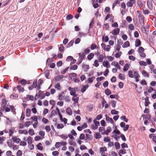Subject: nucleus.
I'll use <instances>...</instances> for the list:
<instances>
[{
	"label": "nucleus",
	"mask_w": 156,
	"mask_h": 156,
	"mask_svg": "<svg viewBox=\"0 0 156 156\" xmlns=\"http://www.w3.org/2000/svg\"><path fill=\"white\" fill-rule=\"evenodd\" d=\"M42 139L41 136H36L34 138V140L36 141Z\"/></svg>",
	"instance_id": "4d7b16f0"
},
{
	"label": "nucleus",
	"mask_w": 156,
	"mask_h": 156,
	"mask_svg": "<svg viewBox=\"0 0 156 156\" xmlns=\"http://www.w3.org/2000/svg\"><path fill=\"white\" fill-rule=\"evenodd\" d=\"M139 21L141 24L142 23H143V22H144V19L143 17L141 16H140L139 17Z\"/></svg>",
	"instance_id": "338daca9"
},
{
	"label": "nucleus",
	"mask_w": 156,
	"mask_h": 156,
	"mask_svg": "<svg viewBox=\"0 0 156 156\" xmlns=\"http://www.w3.org/2000/svg\"><path fill=\"white\" fill-rule=\"evenodd\" d=\"M102 115L101 114H100L96 116V119H96V120H99L100 119H101L102 118Z\"/></svg>",
	"instance_id": "6e6d98bb"
},
{
	"label": "nucleus",
	"mask_w": 156,
	"mask_h": 156,
	"mask_svg": "<svg viewBox=\"0 0 156 156\" xmlns=\"http://www.w3.org/2000/svg\"><path fill=\"white\" fill-rule=\"evenodd\" d=\"M135 3V0H129L126 3L127 6L128 7H132L133 6V4Z\"/></svg>",
	"instance_id": "39448f33"
},
{
	"label": "nucleus",
	"mask_w": 156,
	"mask_h": 156,
	"mask_svg": "<svg viewBox=\"0 0 156 156\" xmlns=\"http://www.w3.org/2000/svg\"><path fill=\"white\" fill-rule=\"evenodd\" d=\"M95 79V77L94 76H92L90 78H89L87 80L88 83H92L93 82V80H94Z\"/></svg>",
	"instance_id": "b1692460"
},
{
	"label": "nucleus",
	"mask_w": 156,
	"mask_h": 156,
	"mask_svg": "<svg viewBox=\"0 0 156 156\" xmlns=\"http://www.w3.org/2000/svg\"><path fill=\"white\" fill-rule=\"evenodd\" d=\"M128 75L129 77L130 78H133V72L132 71H129L128 72Z\"/></svg>",
	"instance_id": "a19ab883"
},
{
	"label": "nucleus",
	"mask_w": 156,
	"mask_h": 156,
	"mask_svg": "<svg viewBox=\"0 0 156 156\" xmlns=\"http://www.w3.org/2000/svg\"><path fill=\"white\" fill-rule=\"evenodd\" d=\"M103 65L104 67L107 68L110 67L109 63L108 61H104L103 62Z\"/></svg>",
	"instance_id": "9d476101"
},
{
	"label": "nucleus",
	"mask_w": 156,
	"mask_h": 156,
	"mask_svg": "<svg viewBox=\"0 0 156 156\" xmlns=\"http://www.w3.org/2000/svg\"><path fill=\"white\" fill-rule=\"evenodd\" d=\"M72 100L73 101L75 102L76 103H77L78 102V101L79 100V98L76 97H73L72 98Z\"/></svg>",
	"instance_id": "ea45409f"
},
{
	"label": "nucleus",
	"mask_w": 156,
	"mask_h": 156,
	"mask_svg": "<svg viewBox=\"0 0 156 156\" xmlns=\"http://www.w3.org/2000/svg\"><path fill=\"white\" fill-rule=\"evenodd\" d=\"M17 88L20 92H23L24 91V89L20 86H17Z\"/></svg>",
	"instance_id": "c756f323"
},
{
	"label": "nucleus",
	"mask_w": 156,
	"mask_h": 156,
	"mask_svg": "<svg viewBox=\"0 0 156 156\" xmlns=\"http://www.w3.org/2000/svg\"><path fill=\"white\" fill-rule=\"evenodd\" d=\"M101 46L102 47L105 46V47L104 48V49L105 51H109L110 50V46L109 45H107V46H105L104 44L102 43L101 44Z\"/></svg>",
	"instance_id": "20e7f679"
},
{
	"label": "nucleus",
	"mask_w": 156,
	"mask_h": 156,
	"mask_svg": "<svg viewBox=\"0 0 156 156\" xmlns=\"http://www.w3.org/2000/svg\"><path fill=\"white\" fill-rule=\"evenodd\" d=\"M63 76L62 75H60L58 76H57L55 78V81H59L63 79Z\"/></svg>",
	"instance_id": "412c9836"
},
{
	"label": "nucleus",
	"mask_w": 156,
	"mask_h": 156,
	"mask_svg": "<svg viewBox=\"0 0 156 156\" xmlns=\"http://www.w3.org/2000/svg\"><path fill=\"white\" fill-rule=\"evenodd\" d=\"M111 65L112 66H114L117 69H121V67L120 65L119 64L118 62L116 61L112 62L111 63Z\"/></svg>",
	"instance_id": "0eeeda50"
},
{
	"label": "nucleus",
	"mask_w": 156,
	"mask_h": 156,
	"mask_svg": "<svg viewBox=\"0 0 156 156\" xmlns=\"http://www.w3.org/2000/svg\"><path fill=\"white\" fill-rule=\"evenodd\" d=\"M64 125L62 124H57V127L58 129H62L63 128Z\"/></svg>",
	"instance_id": "5fc2aeb1"
},
{
	"label": "nucleus",
	"mask_w": 156,
	"mask_h": 156,
	"mask_svg": "<svg viewBox=\"0 0 156 156\" xmlns=\"http://www.w3.org/2000/svg\"><path fill=\"white\" fill-rule=\"evenodd\" d=\"M82 68L85 71H87L89 69V66L86 64H83Z\"/></svg>",
	"instance_id": "2eb2a0df"
},
{
	"label": "nucleus",
	"mask_w": 156,
	"mask_h": 156,
	"mask_svg": "<svg viewBox=\"0 0 156 156\" xmlns=\"http://www.w3.org/2000/svg\"><path fill=\"white\" fill-rule=\"evenodd\" d=\"M16 155L17 156H21L22 155V152L20 150H19L17 151Z\"/></svg>",
	"instance_id": "774afa93"
},
{
	"label": "nucleus",
	"mask_w": 156,
	"mask_h": 156,
	"mask_svg": "<svg viewBox=\"0 0 156 156\" xmlns=\"http://www.w3.org/2000/svg\"><path fill=\"white\" fill-rule=\"evenodd\" d=\"M120 29L119 28L115 29L112 31V33L114 35H117L119 33Z\"/></svg>",
	"instance_id": "6e6552de"
},
{
	"label": "nucleus",
	"mask_w": 156,
	"mask_h": 156,
	"mask_svg": "<svg viewBox=\"0 0 156 156\" xmlns=\"http://www.w3.org/2000/svg\"><path fill=\"white\" fill-rule=\"evenodd\" d=\"M57 110H53L51 112V115L53 116H55L57 114Z\"/></svg>",
	"instance_id": "79ce46f5"
},
{
	"label": "nucleus",
	"mask_w": 156,
	"mask_h": 156,
	"mask_svg": "<svg viewBox=\"0 0 156 156\" xmlns=\"http://www.w3.org/2000/svg\"><path fill=\"white\" fill-rule=\"evenodd\" d=\"M119 78L122 80H123L125 79V76L124 74L119 73Z\"/></svg>",
	"instance_id": "e433bc0d"
},
{
	"label": "nucleus",
	"mask_w": 156,
	"mask_h": 156,
	"mask_svg": "<svg viewBox=\"0 0 156 156\" xmlns=\"http://www.w3.org/2000/svg\"><path fill=\"white\" fill-rule=\"evenodd\" d=\"M133 76L135 78H139L140 77L139 74L136 72H134L133 73Z\"/></svg>",
	"instance_id": "bf43d9fd"
},
{
	"label": "nucleus",
	"mask_w": 156,
	"mask_h": 156,
	"mask_svg": "<svg viewBox=\"0 0 156 156\" xmlns=\"http://www.w3.org/2000/svg\"><path fill=\"white\" fill-rule=\"evenodd\" d=\"M141 44V42L140 40L137 39L135 41V46L137 47L139 46Z\"/></svg>",
	"instance_id": "7c9ffc66"
},
{
	"label": "nucleus",
	"mask_w": 156,
	"mask_h": 156,
	"mask_svg": "<svg viewBox=\"0 0 156 156\" xmlns=\"http://www.w3.org/2000/svg\"><path fill=\"white\" fill-rule=\"evenodd\" d=\"M27 99L28 100H33L34 99V97L32 95H27Z\"/></svg>",
	"instance_id": "c03bdc74"
},
{
	"label": "nucleus",
	"mask_w": 156,
	"mask_h": 156,
	"mask_svg": "<svg viewBox=\"0 0 156 156\" xmlns=\"http://www.w3.org/2000/svg\"><path fill=\"white\" fill-rule=\"evenodd\" d=\"M55 89H57L58 90H61V87L60 86V84L59 83H57L56 84L55 86Z\"/></svg>",
	"instance_id": "bb28decb"
},
{
	"label": "nucleus",
	"mask_w": 156,
	"mask_h": 156,
	"mask_svg": "<svg viewBox=\"0 0 156 156\" xmlns=\"http://www.w3.org/2000/svg\"><path fill=\"white\" fill-rule=\"evenodd\" d=\"M113 133H115L117 134H119L120 133V132L116 128L112 132Z\"/></svg>",
	"instance_id": "de8ad7c7"
},
{
	"label": "nucleus",
	"mask_w": 156,
	"mask_h": 156,
	"mask_svg": "<svg viewBox=\"0 0 156 156\" xmlns=\"http://www.w3.org/2000/svg\"><path fill=\"white\" fill-rule=\"evenodd\" d=\"M64 94V92H62L58 94V97L59 100L61 101L64 99L65 96Z\"/></svg>",
	"instance_id": "1a4fd4ad"
},
{
	"label": "nucleus",
	"mask_w": 156,
	"mask_h": 156,
	"mask_svg": "<svg viewBox=\"0 0 156 156\" xmlns=\"http://www.w3.org/2000/svg\"><path fill=\"white\" fill-rule=\"evenodd\" d=\"M137 4L138 6L140 7H142L143 5V4L142 2L140 1H138Z\"/></svg>",
	"instance_id": "680f3d73"
},
{
	"label": "nucleus",
	"mask_w": 156,
	"mask_h": 156,
	"mask_svg": "<svg viewBox=\"0 0 156 156\" xmlns=\"http://www.w3.org/2000/svg\"><path fill=\"white\" fill-rule=\"evenodd\" d=\"M105 116L106 117V120L108 123H110L113 125L114 124V121L111 118H110L109 116H107L106 115H105Z\"/></svg>",
	"instance_id": "423d86ee"
},
{
	"label": "nucleus",
	"mask_w": 156,
	"mask_h": 156,
	"mask_svg": "<svg viewBox=\"0 0 156 156\" xmlns=\"http://www.w3.org/2000/svg\"><path fill=\"white\" fill-rule=\"evenodd\" d=\"M116 101H111V105L112 107L114 108L116 106Z\"/></svg>",
	"instance_id": "e2e57ef3"
},
{
	"label": "nucleus",
	"mask_w": 156,
	"mask_h": 156,
	"mask_svg": "<svg viewBox=\"0 0 156 156\" xmlns=\"http://www.w3.org/2000/svg\"><path fill=\"white\" fill-rule=\"evenodd\" d=\"M37 80H34L33 84L32 85V87L33 88H35L37 86Z\"/></svg>",
	"instance_id": "8fccbe9b"
},
{
	"label": "nucleus",
	"mask_w": 156,
	"mask_h": 156,
	"mask_svg": "<svg viewBox=\"0 0 156 156\" xmlns=\"http://www.w3.org/2000/svg\"><path fill=\"white\" fill-rule=\"evenodd\" d=\"M69 90L70 91V94L71 95L74 97H76L77 94H76V90L75 88L69 87L68 88Z\"/></svg>",
	"instance_id": "f03ea898"
},
{
	"label": "nucleus",
	"mask_w": 156,
	"mask_h": 156,
	"mask_svg": "<svg viewBox=\"0 0 156 156\" xmlns=\"http://www.w3.org/2000/svg\"><path fill=\"white\" fill-rule=\"evenodd\" d=\"M12 141L11 140H7V144L8 146L9 147H12Z\"/></svg>",
	"instance_id": "2f4dec72"
},
{
	"label": "nucleus",
	"mask_w": 156,
	"mask_h": 156,
	"mask_svg": "<svg viewBox=\"0 0 156 156\" xmlns=\"http://www.w3.org/2000/svg\"><path fill=\"white\" fill-rule=\"evenodd\" d=\"M94 137L96 139H99L101 137V135L100 133H95Z\"/></svg>",
	"instance_id": "f3484780"
},
{
	"label": "nucleus",
	"mask_w": 156,
	"mask_h": 156,
	"mask_svg": "<svg viewBox=\"0 0 156 156\" xmlns=\"http://www.w3.org/2000/svg\"><path fill=\"white\" fill-rule=\"evenodd\" d=\"M129 46V43L128 41H126L123 45L122 47L123 48H126Z\"/></svg>",
	"instance_id": "4be33fe9"
},
{
	"label": "nucleus",
	"mask_w": 156,
	"mask_h": 156,
	"mask_svg": "<svg viewBox=\"0 0 156 156\" xmlns=\"http://www.w3.org/2000/svg\"><path fill=\"white\" fill-rule=\"evenodd\" d=\"M42 121L43 123L45 124H47L49 122L48 120L46 118H43L42 119Z\"/></svg>",
	"instance_id": "13d9d810"
},
{
	"label": "nucleus",
	"mask_w": 156,
	"mask_h": 156,
	"mask_svg": "<svg viewBox=\"0 0 156 156\" xmlns=\"http://www.w3.org/2000/svg\"><path fill=\"white\" fill-rule=\"evenodd\" d=\"M30 119L33 121L35 122H38V117L37 116L34 115V116H32L31 117Z\"/></svg>",
	"instance_id": "393cba45"
},
{
	"label": "nucleus",
	"mask_w": 156,
	"mask_h": 156,
	"mask_svg": "<svg viewBox=\"0 0 156 156\" xmlns=\"http://www.w3.org/2000/svg\"><path fill=\"white\" fill-rule=\"evenodd\" d=\"M88 87L89 86L88 84L82 86L81 90V91L82 93H84Z\"/></svg>",
	"instance_id": "f8f14e48"
},
{
	"label": "nucleus",
	"mask_w": 156,
	"mask_h": 156,
	"mask_svg": "<svg viewBox=\"0 0 156 156\" xmlns=\"http://www.w3.org/2000/svg\"><path fill=\"white\" fill-rule=\"evenodd\" d=\"M102 40H104L105 42H107L109 40V38L107 36H104L102 37Z\"/></svg>",
	"instance_id": "37998d69"
},
{
	"label": "nucleus",
	"mask_w": 156,
	"mask_h": 156,
	"mask_svg": "<svg viewBox=\"0 0 156 156\" xmlns=\"http://www.w3.org/2000/svg\"><path fill=\"white\" fill-rule=\"evenodd\" d=\"M27 141L28 144H32V138L30 136H29L28 137Z\"/></svg>",
	"instance_id": "58836bf2"
},
{
	"label": "nucleus",
	"mask_w": 156,
	"mask_h": 156,
	"mask_svg": "<svg viewBox=\"0 0 156 156\" xmlns=\"http://www.w3.org/2000/svg\"><path fill=\"white\" fill-rule=\"evenodd\" d=\"M39 134L41 136L42 139H43L44 138V136L45 135V132L43 131H40L39 132Z\"/></svg>",
	"instance_id": "a211bd4d"
},
{
	"label": "nucleus",
	"mask_w": 156,
	"mask_h": 156,
	"mask_svg": "<svg viewBox=\"0 0 156 156\" xmlns=\"http://www.w3.org/2000/svg\"><path fill=\"white\" fill-rule=\"evenodd\" d=\"M37 149L41 151L43 150V147L42 146V144L41 143H39L37 145H36Z\"/></svg>",
	"instance_id": "5701e85b"
},
{
	"label": "nucleus",
	"mask_w": 156,
	"mask_h": 156,
	"mask_svg": "<svg viewBox=\"0 0 156 156\" xmlns=\"http://www.w3.org/2000/svg\"><path fill=\"white\" fill-rule=\"evenodd\" d=\"M112 128L108 126L107 127V130L105 131V132L106 134H107L110 132H111L112 131Z\"/></svg>",
	"instance_id": "49530a36"
},
{
	"label": "nucleus",
	"mask_w": 156,
	"mask_h": 156,
	"mask_svg": "<svg viewBox=\"0 0 156 156\" xmlns=\"http://www.w3.org/2000/svg\"><path fill=\"white\" fill-rule=\"evenodd\" d=\"M12 140L13 141L17 143H18L20 141V139L19 138H17L16 136H13L12 138Z\"/></svg>",
	"instance_id": "ddd939ff"
},
{
	"label": "nucleus",
	"mask_w": 156,
	"mask_h": 156,
	"mask_svg": "<svg viewBox=\"0 0 156 156\" xmlns=\"http://www.w3.org/2000/svg\"><path fill=\"white\" fill-rule=\"evenodd\" d=\"M111 113L112 115H117L119 113V112L116 111L115 109H113L111 111Z\"/></svg>",
	"instance_id": "72a5a7b5"
},
{
	"label": "nucleus",
	"mask_w": 156,
	"mask_h": 156,
	"mask_svg": "<svg viewBox=\"0 0 156 156\" xmlns=\"http://www.w3.org/2000/svg\"><path fill=\"white\" fill-rule=\"evenodd\" d=\"M31 110L30 109H27L26 111V115L27 117H29L30 115Z\"/></svg>",
	"instance_id": "f704fd0d"
},
{
	"label": "nucleus",
	"mask_w": 156,
	"mask_h": 156,
	"mask_svg": "<svg viewBox=\"0 0 156 156\" xmlns=\"http://www.w3.org/2000/svg\"><path fill=\"white\" fill-rule=\"evenodd\" d=\"M45 129L47 132H49L51 130V128L49 126H46L45 127Z\"/></svg>",
	"instance_id": "603ef678"
},
{
	"label": "nucleus",
	"mask_w": 156,
	"mask_h": 156,
	"mask_svg": "<svg viewBox=\"0 0 156 156\" xmlns=\"http://www.w3.org/2000/svg\"><path fill=\"white\" fill-rule=\"evenodd\" d=\"M107 151V148L105 147H101L100 148V152H104L105 151Z\"/></svg>",
	"instance_id": "3c124183"
},
{
	"label": "nucleus",
	"mask_w": 156,
	"mask_h": 156,
	"mask_svg": "<svg viewBox=\"0 0 156 156\" xmlns=\"http://www.w3.org/2000/svg\"><path fill=\"white\" fill-rule=\"evenodd\" d=\"M152 3H153V1L152 0H147V5L148 7H149L151 9L152 8Z\"/></svg>",
	"instance_id": "4468645a"
},
{
	"label": "nucleus",
	"mask_w": 156,
	"mask_h": 156,
	"mask_svg": "<svg viewBox=\"0 0 156 156\" xmlns=\"http://www.w3.org/2000/svg\"><path fill=\"white\" fill-rule=\"evenodd\" d=\"M129 64L128 63H126L125 65L124 66L123 69V70L124 71H127L128 69H129Z\"/></svg>",
	"instance_id": "aec40b11"
},
{
	"label": "nucleus",
	"mask_w": 156,
	"mask_h": 156,
	"mask_svg": "<svg viewBox=\"0 0 156 156\" xmlns=\"http://www.w3.org/2000/svg\"><path fill=\"white\" fill-rule=\"evenodd\" d=\"M145 106H147L150 103V102L149 101V98L147 97H146L145 98Z\"/></svg>",
	"instance_id": "c85d7f7f"
},
{
	"label": "nucleus",
	"mask_w": 156,
	"mask_h": 156,
	"mask_svg": "<svg viewBox=\"0 0 156 156\" xmlns=\"http://www.w3.org/2000/svg\"><path fill=\"white\" fill-rule=\"evenodd\" d=\"M94 54L93 53H90L87 56V58L88 60H91L94 57Z\"/></svg>",
	"instance_id": "a878e982"
},
{
	"label": "nucleus",
	"mask_w": 156,
	"mask_h": 156,
	"mask_svg": "<svg viewBox=\"0 0 156 156\" xmlns=\"http://www.w3.org/2000/svg\"><path fill=\"white\" fill-rule=\"evenodd\" d=\"M10 110H11L12 112H13L14 111V108L12 106L8 105H7L6 107L3 108V111H5V112H9Z\"/></svg>",
	"instance_id": "7ed1b4c3"
},
{
	"label": "nucleus",
	"mask_w": 156,
	"mask_h": 156,
	"mask_svg": "<svg viewBox=\"0 0 156 156\" xmlns=\"http://www.w3.org/2000/svg\"><path fill=\"white\" fill-rule=\"evenodd\" d=\"M56 109L57 110V112L58 113V114L59 115V117L60 119L62 121V115L60 114V112L59 110V109L58 108H56Z\"/></svg>",
	"instance_id": "a18cd8bd"
},
{
	"label": "nucleus",
	"mask_w": 156,
	"mask_h": 156,
	"mask_svg": "<svg viewBox=\"0 0 156 156\" xmlns=\"http://www.w3.org/2000/svg\"><path fill=\"white\" fill-rule=\"evenodd\" d=\"M141 73L143 75V76L144 77H148L149 76V73H147V72L146 71L143 70L141 71Z\"/></svg>",
	"instance_id": "9b49d317"
},
{
	"label": "nucleus",
	"mask_w": 156,
	"mask_h": 156,
	"mask_svg": "<svg viewBox=\"0 0 156 156\" xmlns=\"http://www.w3.org/2000/svg\"><path fill=\"white\" fill-rule=\"evenodd\" d=\"M28 133L30 135L33 136L34 134V131L33 129H30L28 131Z\"/></svg>",
	"instance_id": "09e8293b"
},
{
	"label": "nucleus",
	"mask_w": 156,
	"mask_h": 156,
	"mask_svg": "<svg viewBox=\"0 0 156 156\" xmlns=\"http://www.w3.org/2000/svg\"><path fill=\"white\" fill-rule=\"evenodd\" d=\"M126 20H127V22L129 23H130L132 21V18L130 16H127L126 17Z\"/></svg>",
	"instance_id": "052dcab7"
},
{
	"label": "nucleus",
	"mask_w": 156,
	"mask_h": 156,
	"mask_svg": "<svg viewBox=\"0 0 156 156\" xmlns=\"http://www.w3.org/2000/svg\"><path fill=\"white\" fill-rule=\"evenodd\" d=\"M122 53L121 52L119 51V52L117 53H116L115 54V56L116 58H118L120 57V56L122 55Z\"/></svg>",
	"instance_id": "864d4df0"
},
{
	"label": "nucleus",
	"mask_w": 156,
	"mask_h": 156,
	"mask_svg": "<svg viewBox=\"0 0 156 156\" xmlns=\"http://www.w3.org/2000/svg\"><path fill=\"white\" fill-rule=\"evenodd\" d=\"M18 132L19 133L21 134H24L25 135H26L28 134L27 131L26 130L20 129L19 130Z\"/></svg>",
	"instance_id": "6ab92c4d"
},
{
	"label": "nucleus",
	"mask_w": 156,
	"mask_h": 156,
	"mask_svg": "<svg viewBox=\"0 0 156 156\" xmlns=\"http://www.w3.org/2000/svg\"><path fill=\"white\" fill-rule=\"evenodd\" d=\"M7 104V102L5 100L3 99L2 101L1 105L2 107L4 108Z\"/></svg>",
	"instance_id": "cd10ccee"
},
{
	"label": "nucleus",
	"mask_w": 156,
	"mask_h": 156,
	"mask_svg": "<svg viewBox=\"0 0 156 156\" xmlns=\"http://www.w3.org/2000/svg\"><path fill=\"white\" fill-rule=\"evenodd\" d=\"M66 112L67 114H68L69 115H71L72 114V112L71 109L69 107H68L66 110Z\"/></svg>",
	"instance_id": "dca6fc26"
},
{
	"label": "nucleus",
	"mask_w": 156,
	"mask_h": 156,
	"mask_svg": "<svg viewBox=\"0 0 156 156\" xmlns=\"http://www.w3.org/2000/svg\"><path fill=\"white\" fill-rule=\"evenodd\" d=\"M134 29V26H133V25L132 24H129L128 27L129 32V33L130 32V30H133Z\"/></svg>",
	"instance_id": "473e14b6"
},
{
	"label": "nucleus",
	"mask_w": 156,
	"mask_h": 156,
	"mask_svg": "<svg viewBox=\"0 0 156 156\" xmlns=\"http://www.w3.org/2000/svg\"><path fill=\"white\" fill-rule=\"evenodd\" d=\"M104 56L102 55H100L98 57V60L100 62H102L103 61Z\"/></svg>",
	"instance_id": "c9c22d12"
},
{
	"label": "nucleus",
	"mask_w": 156,
	"mask_h": 156,
	"mask_svg": "<svg viewBox=\"0 0 156 156\" xmlns=\"http://www.w3.org/2000/svg\"><path fill=\"white\" fill-rule=\"evenodd\" d=\"M107 58L110 61H112L114 59V58L113 57L111 56H108L107 57Z\"/></svg>",
	"instance_id": "69168bd1"
},
{
	"label": "nucleus",
	"mask_w": 156,
	"mask_h": 156,
	"mask_svg": "<svg viewBox=\"0 0 156 156\" xmlns=\"http://www.w3.org/2000/svg\"><path fill=\"white\" fill-rule=\"evenodd\" d=\"M121 120L124 121L125 122H127L128 121V119L126 118L125 116H121L120 117Z\"/></svg>",
	"instance_id": "4c0bfd02"
},
{
	"label": "nucleus",
	"mask_w": 156,
	"mask_h": 156,
	"mask_svg": "<svg viewBox=\"0 0 156 156\" xmlns=\"http://www.w3.org/2000/svg\"><path fill=\"white\" fill-rule=\"evenodd\" d=\"M79 56V57L81 59H83V58H84V57L85 56V54L84 53L81 54L80 53H79L78 54Z\"/></svg>",
	"instance_id": "0e129e2a"
},
{
	"label": "nucleus",
	"mask_w": 156,
	"mask_h": 156,
	"mask_svg": "<svg viewBox=\"0 0 156 156\" xmlns=\"http://www.w3.org/2000/svg\"><path fill=\"white\" fill-rule=\"evenodd\" d=\"M93 122L94 124H91V127L92 129L95 130L98 128V126L100 125V122L96 119H94Z\"/></svg>",
	"instance_id": "f257e3e1"
}]
</instances>
